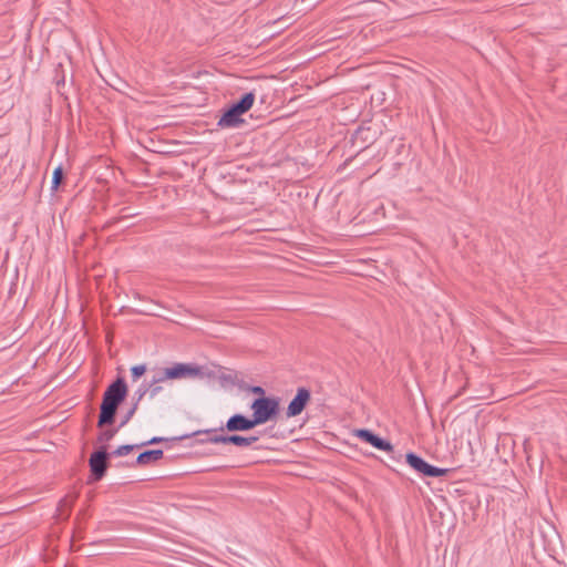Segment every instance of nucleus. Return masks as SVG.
<instances>
[{"mask_svg":"<svg viewBox=\"0 0 567 567\" xmlns=\"http://www.w3.org/2000/svg\"><path fill=\"white\" fill-rule=\"evenodd\" d=\"M127 393V386L122 378H118L112 384H110L103 394L101 404V412L99 416L97 425L100 427L105 424H111L114 421L116 411L121 402L125 399Z\"/></svg>","mask_w":567,"mask_h":567,"instance_id":"1","label":"nucleus"},{"mask_svg":"<svg viewBox=\"0 0 567 567\" xmlns=\"http://www.w3.org/2000/svg\"><path fill=\"white\" fill-rule=\"evenodd\" d=\"M203 377V368L197 364L174 363L171 367L155 369L151 381L162 383L168 380L197 379Z\"/></svg>","mask_w":567,"mask_h":567,"instance_id":"2","label":"nucleus"},{"mask_svg":"<svg viewBox=\"0 0 567 567\" xmlns=\"http://www.w3.org/2000/svg\"><path fill=\"white\" fill-rule=\"evenodd\" d=\"M250 409L252 410L251 417L257 426L276 417L279 413V401L276 398L261 396L254 400Z\"/></svg>","mask_w":567,"mask_h":567,"instance_id":"3","label":"nucleus"},{"mask_svg":"<svg viewBox=\"0 0 567 567\" xmlns=\"http://www.w3.org/2000/svg\"><path fill=\"white\" fill-rule=\"evenodd\" d=\"M258 440V436H243L239 434H214L207 439V442L212 444H234L238 447H249Z\"/></svg>","mask_w":567,"mask_h":567,"instance_id":"4","label":"nucleus"},{"mask_svg":"<svg viewBox=\"0 0 567 567\" xmlns=\"http://www.w3.org/2000/svg\"><path fill=\"white\" fill-rule=\"evenodd\" d=\"M107 452L106 447L102 446L99 451L94 452L90 457V468L96 481L101 480L107 468Z\"/></svg>","mask_w":567,"mask_h":567,"instance_id":"5","label":"nucleus"},{"mask_svg":"<svg viewBox=\"0 0 567 567\" xmlns=\"http://www.w3.org/2000/svg\"><path fill=\"white\" fill-rule=\"evenodd\" d=\"M353 434L358 439L364 441L365 443L371 444L373 447H375L378 450L385 451V452L393 451V446L389 441L379 437L378 435L372 433L370 430H367V429L355 430L353 432Z\"/></svg>","mask_w":567,"mask_h":567,"instance_id":"6","label":"nucleus"},{"mask_svg":"<svg viewBox=\"0 0 567 567\" xmlns=\"http://www.w3.org/2000/svg\"><path fill=\"white\" fill-rule=\"evenodd\" d=\"M310 400V391L306 388H299L296 396L291 400L287 408V416L293 417L299 415Z\"/></svg>","mask_w":567,"mask_h":567,"instance_id":"7","label":"nucleus"},{"mask_svg":"<svg viewBox=\"0 0 567 567\" xmlns=\"http://www.w3.org/2000/svg\"><path fill=\"white\" fill-rule=\"evenodd\" d=\"M256 427L252 417H247L243 414H234L230 416L225 425V429L229 432H245Z\"/></svg>","mask_w":567,"mask_h":567,"instance_id":"8","label":"nucleus"},{"mask_svg":"<svg viewBox=\"0 0 567 567\" xmlns=\"http://www.w3.org/2000/svg\"><path fill=\"white\" fill-rule=\"evenodd\" d=\"M241 115L237 113L233 106L227 110L218 121V126L220 127H237L239 124L244 123V120L240 117Z\"/></svg>","mask_w":567,"mask_h":567,"instance_id":"9","label":"nucleus"},{"mask_svg":"<svg viewBox=\"0 0 567 567\" xmlns=\"http://www.w3.org/2000/svg\"><path fill=\"white\" fill-rule=\"evenodd\" d=\"M163 457V451L162 450H148L143 453H141L137 458L136 463L138 465H147L151 463H154Z\"/></svg>","mask_w":567,"mask_h":567,"instance_id":"10","label":"nucleus"},{"mask_svg":"<svg viewBox=\"0 0 567 567\" xmlns=\"http://www.w3.org/2000/svg\"><path fill=\"white\" fill-rule=\"evenodd\" d=\"M74 502H75L74 495H68L64 498H62L58 506V515L63 518L69 517L71 507Z\"/></svg>","mask_w":567,"mask_h":567,"instance_id":"11","label":"nucleus"},{"mask_svg":"<svg viewBox=\"0 0 567 567\" xmlns=\"http://www.w3.org/2000/svg\"><path fill=\"white\" fill-rule=\"evenodd\" d=\"M405 458H406V463L413 468L415 470L416 472L421 473L423 471V468L426 466V462L417 456L416 454L414 453H408L405 455Z\"/></svg>","mask_w":567,"mask_h":567,"instance_id":"12","label":"nucleus"},{"mask_svg":"<svg viewBox=\"0 0 567 567\" xmlns=\"http://www.w3.org/2000/svg\"><path fill=\"white\" fill-rule=\"evenodd\" d=\"M446 473H447V470L433 466L429 463L421 472L422 475L429 476V477H440V476H444Z\"/></svg>","mask_w":567,"mask_h":567,"instance_id":"13","label":"nucleus"},{"mask_svg":"<svg viewBox=\"0 0 567 567\" xmlns=\"http://www.w3.org/2000/svg\"><path fill=\"white\" fill-rule=\"evenodd\" d=\"M63 169L61 166H58L54 171H53V176H52V190H56L63 179Z\"/></svg>","mask_w":567,"mask_h":567,"instance_id":"14","label":"nucleus"},{"mask_svg":"<svg viewBox=\"0 0 567 567\" xmlns=\"http://www.w3.org/2000/svg\"><path fill=\"white\" fill-rule=\"evenodd\" d=\"M255 94L252 92L246 93L238 102L244 107V110L249 111L254 104Z\"/></svg>","mask_w":567,"mask_h":567,"instance_id":"15","label":"nucleus"},{"mask_svg":"<svg viewBox=\"0 0 567 567\" xmlns=\"http://www.w3.org/2000/svg\"><path fill=\"white\" fill-rule=\"evenodd\" d=\"M140 446H141V444L140 445H131V444L121 445L113 452V454L116 456H125V455L130 454L135 447H140Z\"/></svg>","mask_w":567,"mask_h":567,"instance_id":"16","label":"nucleus"},{"mask_svg":"<svg viewBox=\"0 0 567 567\" xmlns=\"http://www.w3.org/2000/svg\"><path fill=\"white\" fill-rule=\"evenodd\" d=\"M132 378L134 381H136L138 378H141L146 372L145 364H137L132 367L131 369Z\"/></svg>","mask_w":567,"mask_h":567,"instance_id":"17","label":"nucleus"},{"mask_svg":"<svg viewBox=\"0 0 567 567\" xmlns=\"http://www.w3.org/2000/svg\"><path fill=\"white\" fill-rule=\"evenodd\" d=\"M148 395L151 399H154L159 392H162L163 388L159 383L150 382L147 384Z\"/></svg>","mask_w":567,"mask_h":567,"instance_id":"18","label":"nucleus"},{"mask_svg":"<svg viewBox=\"0 0 567 567\" xmlns=\"http://www.w3.org/2000/svg\"><path fill=\"white\" fill-rule=\"evenodd\" d=\"M115 434V431L114 430H106V431H103L100 435H99V442L100 443H106L109 441H111L113 439Z\"/></svg>","mask_w":567,"mask_h":567,"instance_id":"19","label":"nucleus"},{"mask_svg":"<svg viewBox=\"0 0 567 567\" xmlns=\"http://www.w3.org/2000/svg\"><path fill=\"white\" fill-rule=\"evenodd\" d=\"M146 394H148L147 384H142L135 392L136 402L138 403Z\"/></svg>","mask_w":567,"mask_h":567,"instance_id":"20","label":"nucleus"},{"mask_svg":"<svg viewBox=\"0 0 567 567\" xmlns=\"http://www.w3.org/2000/svg\"><path fill=\"white\" fill-rule=\"evenodd\" d=\"M137 402L134 403V405L132 406V409L127 412L124 421L122 422V425L126 424L128 422V420L133 416V414L135 413L136 409H137Z\"/></svg>","mask_w":567,"mask_h":567,"instance_id":"21","label":"nucleus"},{"mask_svg":"<svg viewBox=\"0 0 567 567\" xmlns=\"http://www.w3.org/2000/svg\"><path fill=\"white\" fill-rule=\"evenodd\" d=\"M231 106H233V109H234L237 113H239L240 115H243L244 113H246V112H247L246 110H244V107L240 105V103H239V102H237V103L233 104Z\"/></svg>","mask_w":567,"mask_h":567,"instance_id":"22","label":"nucleus"},{"mask_svg":"<svg viewBox=\"0 0 567 567\" xmlns=\"http://www.w3.org/2000/svg\"><path fill=\"white\" fill-rule=\"evenodd\" d=\"M162 441H163V439H162V437H153V439H151L150 441L142 443V444H141V446H144V445H146V444H155V443H159V442H162Z\"/></svg>","mask_w":567,"mask_h":567,"instance_id":"23","label":"nucleus"},{"mask_svg":"<svg viewBox=\"0 0 567 567\" xmlns=\"http://www.w3.org/2000/svg\"><path fill=\"white\" fill-rule=\"evenodd\" d=\"M251 391L256 394H260V395L265 394V390L261 386H252Z\"/></svg>","mask_w":567,"mask_h":567,"instance_id":"24","label":"nucleus"},{"mask_svg":"<svg viewBox=\"0 0 567 567\" xmlns=\"http://www.w3.org/2000/svg\"><path fill=\"white\" fill-rule=\"evenodd\" d=\"M215 432L214 430H206V433H213Z\"/></svg>","mask_w":567,"mask_h":567,"instance_id":"25","label":"nucleus"}]
</instances>
